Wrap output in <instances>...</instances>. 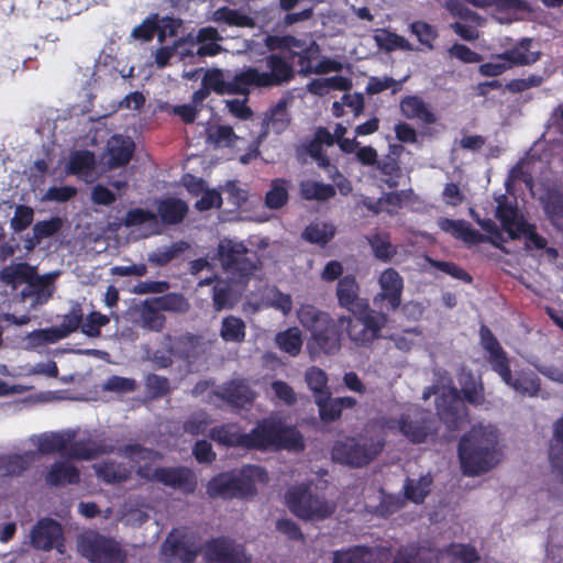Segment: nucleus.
<instances>
[{
  "instance_id": "1",
  "label": "nucleus",
  "mask_w": 563,
  "mask_h": 563,
  "mask_svg": "<svg viewBox=\"0 0 563 563\" xmlns=\"http://www.w3.org/2000/svg\"><path fill=\"white\" fill-rule=\"evenodd\" d=\"M202 552L206 563H251L245 547L230 537H214L207 540L202 549L186 528L173 529L161 545L166 563H195Z\"/></svg>"
},
{
  "instance_id": "2",
  "label": "nucleus",
  "mask_w": 563,
  "mask_h": 563,
  "mask_svg": "<svg viewBox=\"0 0 563 563\" xmlns=\"http://www.w3.org/2000/svg\"><path fill=\"white\" fill-rule=\"evenodd\" d=\"M498 432L493 427L474 426L459 441L457 455L466 476L487 473L498 463Z\"/></svg>"
},
{
  "instance_id": "3",
  "label": "nucleus",
  "mask_w": 563,
  "mask_h": 563,
  "mask_svg": "<svg viewBox=\"0 0 563 563\" xmlns=\"http://www.w3.org/2000/svg\"><path fill=\"white\" fill-rule=\"evenodd\" d=\"M302 327L311 332V338L321 352L331 355L341 349L345 317L334 320L328 312L310 303H302L297 311Z\"/></svg>"
},
{
  "instance_id": "4",
  "label": "nucleus",
  "mask_w": 563,
  "mask_h": 563,
  "mask_svg": "<svg viewBox=\"0 0 563 563\" xmlns=\"http://www.w3.org/2000/svg\"><path fill=\"white\" fill-rule=\"evenodd\" d=\"M300 452L305 449L301 433L295 427L263 420L249 433H243L242 449L265 451L268 448Z\"/></svg>"
},
{
  "instance_id": "5",
  "label": "nucleus",
  "mask_w": 563,
  "mask_h": 563,
  "mask_svg": "<svg viewBox=\"0 0 563 563\" xmlns=\"http://www.w3.org/2000/svg\"><path fill=\"white\" fill-rule=\"evenodd\" d=\"M268 475L265 468L257 465L243 466L239 474L219 473L207 485L211 498H246L256 494V482L266 483Z\"/></svg>"
},
{
  "instance_id": "6",
  "label": "nucleus",
  "mask_w": 563,
  "mask_h": 563,
  "mask_svg": "<svg viewBox=\"0 0 563 563\" xmlns=\"http://www.w3.org/2000/svg\"><path fill=\"white\" fill-rule=\"evenodd\" d=\"M218 260L230 280L241 285L247 284L261 265L255 251L247 249L243 242L230 239L219 243Z\"/></svg>"
},
{
  "instance_id": "7",
  "label": "nucleus",
  "mask_w": 563,
  "mask_h": 563,
  "mask_svg": "<svg viewBox=\"0 0 563 563\" xmlns=\"http://www.w3.org/2000/svg\"><path fill=\"white\" fill-rule=\"evenodd\" d=\"M387 322V312L375 310L369 305H362V309L352 312V317H345L347 336L357 346H369L383 338Z\"/></svg>"
},
{
  "instance_id": "8",
  "label": "nucleus",
  "mask_w": 563,
  "mask_h": 563,
  "mask_svg": "<svg viewBox=\"0 0 563 563\" xmlns=\"http://www.w3.org/2000/svg\"><path fill=\"white\" fill-rule=\"evenodd\" d=\"M385 444L384 437L368 438L365 441L355 437H346L335 442L332 448V457L335 462L350 467H364L382 453Z\"/></svg>"
},
{
  "instance_id": "9",
  "label": "nucleus",
  "mask_w": 563,
  "mask_h": 563,
  "mask_svg": "<svg viewBox=\"0 0 563 563\" xmlns=\"http://www.w3.org/2000/svg\"><path fill=\"white\" fill-rule=\"evenodd\" d=\"M286 503L295 516L306 520H323L335 511L333 503L328 501L323 495L313 493L306 484L290 487L286 493Z\"/></svg>"
},
{
  "instance_id": "10",
  "label": "nucleus",
  "mask_w": 563,
  "mask_h": 563,
  "mask_svg": "<svg viewBox=\"0 0 563 563\" xmlns=\"http://www.w3.org/2000/svg\"><path fill=\"white\" fill-rule=\"evenodd\" d=\"M77 548L90 563H125L128 556L120 542L97 531L79 536Z\"/></svg>"
},
{
  "instance_id": "11",
  "label": "nucleus",
  "mask_w": 563,
  "mask_h": 563,
  "mask_svg": "<svg viewBox=\"0 0 563 563\" xmlns=\"http://www.w3.org/2000/svg\"><path fill=\"white\" fill-rule=\"evenodd\" d=\"M267 71H260L255 67L245 68L250 88H272L288 84L295 77L290 62L279 54L272 53L264 58Z\"/></svg>"
},
{
  "instance_id": "12",
  "label": "nucleus",
  "mask_w": 563,
  "mask_h": 563,
  "mask_svg": "<svg viewBox=\"0 0 563 563\" xmlns=\"http://www.w3.org/2000/svg\"><path fill=\"white\" fill-rule=\"evenodd\" d=\"M531 43L532 40L522 38L514 47L498 54L494 60L482 64L479 66V73L483 76L497 77L512 66H525L536 63L540 54L530 51Z\"/></svg>"
},
{
  "instance_id": "13",
  "label": "nucleus",
  "mask_w": 563,
  "mask_h": 563,
  "mask_svg": "<svg viewBox=\"0 0 563 563\" xmlns=\"http://www.w3.org/2000/svg\"><path fill=\"white\" fill-rule=\"evenodd\" d=\"M400 433L411 443H424L429 437L437 434L439 421L430 411L417 408L400 415Z\"/></svg>"
},
{
  "instance_id": "14",
  "label": "nucleus",
  "mask_w": 563,
  "mask_h": 563,
  "mask_svg": "<svg viewBox=\"0 0 563 563\" xmlns=\"http://www.w3.org/2000/svg\"><path fill=\"white\" fill-rule=\"evenodd\" d=\"M435 408L438 421H442L451 431L461 429L466 421L467 408L455 387L449 388L437 397Z\"/></svg>"
},
{
  "instance_id": "15",
  "label": "nucleus",
  "mask_w": 563,
  "mask_h": 563,
  "mask_svg": "<svg viewBox=\"0 0 563 563\" xmlns=\"http://www.w3.org/2000/svg\"><path fill=\"white\" fill-rule=\"evenodd\" d=\"M378 285L380 291L373 298L374 306L386 312L396 311L401 305L402 277L395 268L388 267L380 273Z\"/></svg>"
},
{
  "instance_id": "16",
  "label": "nucleus",
  "mask_w": 563,
  "mask_h": 563,
  "mask_svg": "<svg viewBox=\"0 0 563 563\" xmlns=\"http://www.w3.org/2000/svg\"><path fill=\"white\" fill-rule=\"evenodd\" d=\"M30 539L31 545L36 550L47 552L55 548L59 553H64V530L55 519H38L31 530Z\"/></svg>"
},
{
  "instance_id": "17",
  "label": "nucleus",
  "mask_w": 563,
  "mask_h": 563,
  "mask_svg": "<svg viewBox=\"0 0 563 563\" xmlns=\"http://www.w3.org/2000/svg\"><path fill=\"white\" fill-rule=\"evenodd\" d=\"M118 454L139 464L135 473L141 479L155 483L156 467H153L152 464L163 457L158 451L139 443H130L121 446Z\"/></svg>"
},
{
  "instance_id": "18",
  "label": "nucleus",
  "mask_w": 563,
  "mask_h": 563,
  "mask_svg": "<svg viewBox=\"0 0 563 563\" xmlns=\"http://www.w3.org/2000/svg\"><path fill=\"white\" fill-rule=\"evenodd\" d=\"M202 85L207 86L209 90H213L217 95L250 93L245 69L236 73L230 81L225 80L224 74L221 69H210L205 74L202 78Z\"/></svg>"
},
{
  "instance_id": "19",
  "label": "nucleus",
  "mask_w": 563,
  "mask_h": 563,
  "mask_svg": "<svg viewBox=\"0 0 563 563\" xmlns=\"http://www.w3.org/2000/svg\"><path fill=\"white\" fill-rule=\"evenodd\" d=\"M213 394L217 398L238 409L251 407L256 398V393L243 378L231 379L222 384Z\"/></svg>"
},
{
  "instance_id": "20",
  "label": "nucleus",
  "mask_w": 563,
  "mask_h": 563,
  "mask_svg": "<svg viewBox=\"0 0 563 563\" xmlns=\"http://www.w3.org/2000/svg\"><path fill=\"white\" fill-rule=\"evenodd\" d=\"M154 475L155 483L186 493H192L197 485L195 474L186 466H158Z\"/></svg>"
},
{
  "instance_id": "21",
  "label": "nucleus",
  "mask_w": 563,
  "mask_h": 563,
  "mask_svg": "<svg viewBox=\"0 0 563 563\" xmlns=\"http://www.w3.org/2000/svg\"><path fill=\"white\" fill-rule=\"evenodd\" d=\"M391 554L387 547L353 545L333 552V563H377Z\"/></svg>"
},
{
  "instance_id": "22",
  "label": "nucleus",
  "mask_w": 563,
  "mask_h": 563,
  "mask_svg": "<svg viewBox=\"0 0 563 563\" xmlns=\"http://www.w3.org/2000/svg\"><path fill=\"white\" fill-rule=\"evenodd\" d=\"M479 339L481 345L488 353L487 362L492 371L496 374L506 375L507 363L510 361L508 354L500 345L492 330L485 324H482L479 328Z\"/></svg>"
},
{
  "instance_id": "23",
  "label": "nucleus",
  "mask_w": 563,
  "mask_h": 563,
  "mask_svg": "<svg viewBox=\"0 0 563 563\" xmlns=\"http://www.w3.org/2000/svg\"><path fill=\"white\" fill-rule=\"evenodd\" d=\"M500 379L516 393L522 396L534 397L541 388L539 376L531 369L516 371L515 375L510 368V362L507 363V374H497Z\"/></svg>"
},
{
  "instance_id": "24",
  "label": "nucleus",
  "mask_w": 563,
  "mask_h": 563,
  "mask_svg": "<svg viewBox=\"0 0 563 563\" xmlns=\"http://www.w3.org/2000/svg\"><path fill=\"white\" fill-rule=\"evenodd\" d=\"M57 274H45L38 276L36 273L26 283L21 291L23 299L32 298V306L46 303L55 291L54 280Z\"/></svg>"
},
{
  "instance_id": "25",
  "label": "nucleus",
  "mask_w": 563,
  "mask_h": 563,
  "mask_svg": "<svg viewBox=\"0 0 563 563\" xmlns=\"http://www.w3.org/2000/svg\"><path fill=\"white\" fill-rule=\"evenodd\" d=\"M360 286L353 275L343 276L336 285L339 306L351 313L362 309V305H368L367 300L360 298Z\"/></svg>"
},
{
  "instance_id": "26",
  "label": "nucleus",
  "mask_w": 563,
  "mask_h": 563,
  "mask_svg": "<svg viewBox=\"0 0 563 563\" xmlns=\"http://www.w3.org/2000/svg\"><path fill=\"white\" fill-rule=\"evenodd\" d=\"M442 231L450 233L453 238L462 240L468 244H479L486 242L487 236L473 229L471 224L464 220H453L443 218L439 221Z\"/></svg>"
},
{
  "instance_id": "27",
  "label": "nucleus",
  "mask_w": 563,
  "mask_h": 563,
  "mask_svg": "<svg viewBox=\"0 0 563 563\" xmlns=\"http://www.w3.org/2000/svg\"><path fill=\"white\" fill-rule=\"evenodd\" d=\"M496 218L500 221L503 229L508 233L509 238L517 240L519 223L526 220L519 217L517 205L510 202L505 195L497 199Z\"/></svg>"
},
{
  "instance_id": "28",
  "label": "nucleus",
  "mask_w": 563,
  "mask_h": 563,
  "mask_svg": "<svg viewBox=\"0 0 563 563\" xmlns=\"http://www.w3.org/2000/svg\"><path fill=\"white\" fill-rule=\"evenodd\" d=\"M157 216L166 225L179 224L188 213L187 203L176 197H167L157 202Z\"/></svg>"
},
{
  "instance_id": "29",
  "label": "nucleus",
  "mask_w": 563,
  "mask_h": 563,
  "mask_svg": "<svg viewBox=\"0 0 563 563\" xmlns=\"http://www.w3.org/2000/svg\"><path fill=\"white\" fill-rule=\"evenodd\" d=\"M401 114L409 120H420L424 124H433L437 121L435 114L418 96H406L400 101Z\"/></svg>"
},
{
  "instance_id": "30",
  "label": "nucleus",
  "mask_w": 563,
  "mask_h": 563,
  "mask_svg": "<svg viewBox=\"0 0 563 563\" xmlns=\"http://www.w3.org/2000/svg\"><path fill=\"white\" fill-rule=\"evenodd\" d=\"M290 124V115L287 111L286 100H279L273 108H271L263 120L264 134L272 130L276 134L283 133Z\"/></svg>"
},
{
  "instance_id": "31",
  "label": "nucleus",
  "mask_w": 563,
  "mask_h": 563,
  "mask_svg": "<svg viewBox=\"0 0 563 563\" xmlns=\"http://www.w3.org/2000/svg\"><path fill=\"white\" fill-rule=\"evenodd\" d=\"M74 439V431L46 432L38 438L37 450L43 454L62 453Z\"/></svg>"
},
{
  "instance_id": "32",
  "label": "nucleus",
  "mask_w": 563,
  "mask_h": 563,
  "mask_svg": "<svg viewBox=\"0 0 563 563\" xmlns=\"http://www.w3.org/2000/svg\"><path fill=\"white\" fill-rule=\"evenodd\" d=\"M79 479L78 468L65 462H55L45 476L46 484L51 486L77 484Z\"/></svg>"
},
{
  "instance_id": "33",
  "label": "nucleus",
  "mask_w": 563,
  "mask_h": 563,
  "mask_svg": "<svg viewBox=\"0 0 563 563\" xmlns=\"http://www.w3.org/2000/svg\"><path fill=\"white\" fill-rule=\"evenodd\" d=\"M375 258L383 263H389L397 254V246L390 241L387 232H375L366 236Z\"/></svg>"
},
{
  "instance_id": "34",
  "label": "nucleus",
  "mask_w": 563,
  "mask_h": 563,
  "mask_svg": "<svg viewBox=\"0 0 563 563\" xmlns=\"http://www.w3.org/2000/svg\"><path fill=\"white\" fill-rule=\"evenodd\" d=\"M63 228V220L59 217H52L48 220L37 221L32 229V236L25 240V247L33 250L42 240L57 234Z\"/></svg>"
},
{
  "instance_id": "35",
  "label": "nucleus",
  "mask_w": 563,
  "mask_h": 563,
  "mask_svg": "<svg viewBox=\"0 0 563 563\" xmlns=\"http://www.w3.org/2000/svg\"><path fill=\"white\" fill-rule=\"evenodd\" d=\"M296 48L298 51L290 52V58L298 57L299 74L303 76L312 74V68L316 65L314 62L321 54L319 44L313 40L309 42L303 40V45Z\"/></svg>"
},
{
  "instance_id": "36",
  "label": "nucleus",
  "mask_w": 563,
  "mask_h": 563,
  "mask_svg": "<svg viewBox=\"0 0 563 563\" xmlns=\"http://www.w3.org/2000/svg\"><path fill=\"white\" fill-rule=\"evenodd\" d=\"M209 438L227 448H242L243 432L234 423H223L211 428Z\"/></svg>"
},
{
  "instance_id": "37",
  "label": "nucleus",
  "mask_w": 563,
  "mask_h": 563,
  "mask_svg": "<svg viewBox=\"0 0 563 563\" xmlns=\"http://www.w3.org/2000/svg\"><path fill=\"white\" fill-rule=\"evenodd\" d=\"M542 208L547 219L553 228L563 230V194L559 190L549 191L542 200Z\"/></svg>"
},
{
  "instance_id": "38",
  "label": "nucleus",
  "mask_w": 563,
  "mask_h": 563,
  "mask_svg": "<svg viewBox=\"0 0 563 563\" xmlns=\"http://www.w3.org/2000/svg\"><path fill=\"white\" fill-rule=\"evenodd\" d=\"M97 476L106 484H121L126 482L130 476V470L123 464L113 460L103 461L96 467Z\"/></svg>"
},
{
  "instance_id": "39",
  "label": "nucleus",
  "mask_w": 563,
  "mask_h": 563,
  "mask_svg": "<svg viewBox=\"0 0 563 563\" xmlns=\"http://www.w3.org/2000/svg\"><path fill=\"white\" fill-rule=\"evenodd\" d=\"M211 20L218 24H225L228 26L252 27L254 25V21L251 16L227 5L220 7L213 11Z\"/></svg>"
},
{
  "instance_id": "40",
  "label": "nucleus",
  "mask_w": 563,
  "mask_h": 563,
  "mask_svg": "<svg viewBox=\"0 0 563 563\" xmlns=\"http://www.w3.org/2000/svg\"><path fill=\"white\" fill-rule=\"evenodd\" d=\"M34 274L35 267L27 263H18L3 267L0 271V280L15 288L18 285L26 284Z\"/></svg>"
},
{
  "instance_id": "41",
  "label": "nucleus",
  "mask_w": 563,
  "mask_h": 563,
  "mask_svg": "<svg viewBox=\"0 0 563 563\" xmlns=\"http://www.w3.org/2000/svg\"><path fill=\"white\" fill-rule=\"evenodd\" d=\"M115 142L109 147V165L114 168L123 167L131 161L135 144L129 137H115Z\"/></svg>"
},
{
  "instance_id": "42",
  "label": "nucleus",
  "mask_w": 563,
  "mask_h": 563,
  "mask_svg": "<svg viewBox=\"0 0 563 563\" xmlns=\"http://www.w3.org/2000/svg\"><path fill=\"white\" fill-rule=\"evenodd\" d=\"M299 194L305 200L325 201L333 198L336 190L330 184H323L314 180H302L299 184Z\"/></svg>"
},
{
  "instance_id": "43",
  "label": "nucleus",
  "mask_w": 563,
  "mask_h": 563,
  "mask_svg": "<svg viewBox=\"0 0 563 563\" xmlns=\"http://www.w3.org/2000/svg\"><path fill=\"white\" fill-rule=\"evenodd\" d=\"M245 322L235 316H227L222 319L220 336L224 342L242 343L245 340Z\"/></svg>"
},
{
  "instance_id": "44",
  "label": "nucleus",
  "mask_w": 563,
  "mask_h": 563,
  "mask_svg": "<svg viewBox=\"0 0 563 563\" xmlns=\"http://www.w3.org/2000/svg\"><path fill=\"white\" fill-rule=\"evenodd\" d=\"M142 327L150 331L159 332L163 330L166 318L162 314L161 309L152 302L151 298L143 301L140 311Z\"/></svg>"
},
{
  "instance_id": "45",
  "label": "nucleus",
  "mask_w": 563,
  "mask_h": 563,
  "mask_svg": "<svg viewBox=\"0 0 563 563\" xmlns=\"http://www.w3.org/2000/svg\"><path fill=\"white\" fill-rule=\"evenodd\" d=\"M278 349L290 356H297L302 347L301 331L297 327H291L285 331L278 332L275 336Z\"/></svg>"
},
{
  "instance_id": "46",
  "label": "nucleus",
  "mask_w": 563,
  "mask_h": 563,
  "mask_svg": "<svg viewBox=\"0 0 563 563\" xmlns=\"http://www.w3.org/2000/svg\"><path fill=\"white\" fill-rule=\"evenodd\" d=\"M288 199V181L283 178L273 179L269 190L265 194V206L268 209L277 210L287 205Z\"/></svg>"
},
{
  "instance_id": "47",
  "label": "nucleus",
  "mask_w": 563,
  "mask_h": 563,
  "mask_svg": "<svg viewBox=\"0 0 563 563\" xmlns=\"http://www.w3.org/2000/svg\"><path fill=\"white\" fill-rule=\"evenodd\" d=\"M67 449V455L74 460L90 461L103 453L101 446L91 439L73 440Z\"/></svg>"
},
{
  "instance_id": "48",
  "label": "nucleus",
  "mask_w": 563,
  "mask_h": 563,
  "mask_svg": "<svg viewBox=\"0 0 563 563\" xmlns=\"http://www.w3.org/2000/svg\"><path fill=\"white\" fill-rule=\"evenodd\" d=\"M335 235V228L330 223H311L302 232V239L320 246L327 245Z\"/></svg>"
},
{
  "instance_id": "49",
  "label": "nucleus",
  "mask_w": 563,
  "mask_h": 563,
  "mask_svg": "<svg viewBox=\"0 0 563 563\" xmlns=\"http://www.w3.org/2000/svg\"><path fill=\"white\" fill-rule=\"evenodd\" d=\"M409 31L415 35L418 42L428 49L434 48V42L439 37L437 26L422 21L417 20L409 24Z\"/></svg>"
},
{
  "instance_id": "50",
  "label": "nucleus",
  "mask_w": 563,
  "mask_h": 563,
  "mask_svg": "<svg viewBox=\"0 0 563 563\" xmlns=\"http://www.w3.org/2000/svg\"><path fill=\"white\" fill-rule=\"evenodd\" d=\"M30 466V459L21 454L0 455V476H19Z\"/></svg>"
},
{
  "instance_id": "51",
  "label": "nucleus",
  "mask_w": 563,
  "mask_h": 563,
  "mask_svg": "<svg viewBox=\"0 0 563 563\" xmlns=\"http://www.w3.org/2000/svg\"><path fill=\"white\" fill-rule=\"evenodd\" d=\"M151 299L152 302L161 309V311L183 313L189 309V302L184 295L178 292H167Z\"/></svg>"
},
{
  "instance_id": "52",
  "label": "nucleus",
  "mask_w": 563,
  "mask_h": 563,
  "mask_svg": "<svg viewBox=\"0 0 563 563\" xmlns=\"http://www.w3.org/2000/svg\"><path fill=\"white\" fill-rule=\"evenodd\" d=\"M212 305L216 311L233 308V290L228 282L217 279L212 287Z\"/></svg>"
},
{
  "instance_id": "53",
  "label": "nucleus",
  "mask_w": 563,
  "mask_h": 563,
  "mask_svg": "<svg viewBox=\"0 0 563 563\" xmlns=\"http://www.w3.org/2000/svg\"><path fill=\"white\" fill-rule=\"evenodd\" d=\"M95 167V155L89 151H77L70 155L67 173L70 175H86Z\"/></svg>"
},
{
  "instance_id": "54",
  "label": "nucleus",
  "mask_w": 563,
  "mask_h": 563,
  "mask_svg": "<svg viewBox=\"0 0 563 563\" xmlns=\"http://www.w3.org/2000/svg\"><path fill=\"white\" fill-rule=\"evenodd\" d=\"M432 479L423 476L418 481L408 478L405 483V497L416 504H421L430 493Z\"/></svg>"
},
{
  "instance_id": "55",
  "label": "nucleus",
  "mask_w": 563,
  "mask_h": 563,
  "mask_svg": "<svg viewBox=\"0 0 563 563\" xmlns=\"http://www.w3.org/2000/svg\"><path fill=\"white\" fill-rule=\"evenodd\" d=\"M554 441L549 449V459L554 468H563V416L554 423Z\"/></svg>"
},
{
  "instance_id": "56",
  "label": "nucleus",
  "mask_w": 563,
  "mask_h": 563,
  "mask_svg": "<svg viewBox=\"0 0 563 563\" xmlns=\"http://www.w3.org/2000/svg\"><path fill=\"white\" fill-rule=\"evenodd\" d=\"M188 247L185 242L173 243L169 246L157 249L148 255V261L156 266L167 265L170 261L178 257Z\"/></svg>"
},
{
  "instance_id": "57",
  "label": "nucleus",
  "mask_w": 563,
  "mask_h": 563,
  "mask_svg": "<svg viewBox=\"0 0 563 563\" xmlns=\"http://www.w3.org/2000/svg\"><path fill=\"white\" fill-rule=\"evenodd\" d=\"M208 140L216 147H233L239 136L230 125H218L208 132Z\"/></svg>"
},
{
  "instance_id": "58",
  "label": "nucleus",
  "mask_w": 563,
  "mask_h": 563,
  "mask_svg": "<svg viewBox=\"0 0 563 563\" xmlns=\"http://www.w3.org/2000/svg\"><path fill=\"white\" fill-rule=\"evenodd\" d=\"M316 404L322 421L332 422L341 417V409L336 398H331L330 393L324 396H317Z\"/></svg>"
},
{
  "instance_id": "59",
  "label": "nucleus",
  "mask_w": 563,
  "mask_h": 563,
  "mask_svg": "<svg viewBox=\"0 0 563 563\" xmlns=\"http://www.w3.org/2000/svg\"><path fill=\"white\" fill-rule=\"evenodd\" d=\"M377 169L386 176L384 181L389 188H394L398 185L397 178L401 176V168L396 158L390 155H386L383 159L378 161Z\"/></svg>"
},
{
  "instance_id": "60",
  "label": "nucleus",
  "mask_w": 563,
  "mask_h": 563,
  "mask_svg": "<svg viewBox=\"0 0 563 563\" xmlns=\"http://www.w3.org/2000/svg\"><path fill=\"white\" fill-rule=\"evenodd\" d=\"M145 387L152 399L162 398L170 391L168 378L154 373L146 375Z\"/></svg>"
},
{
  "instance_id": "61",
  "label": "nucleus",
  "mask_w": 563,
  "mask_h": 563,
  "mask_svg": "<svg viewBox=\"0 0 563 563\" xmlns=\"http://www.w3.org/2000/svg\"><path fill=\"white\" fill-rule=\"evenodd\" d=\"M306 382L308 387L316 394V397L329 394L327 390L328 376L323 369L316 366L308 368Z\"/></svg>"
},
{
  "instance_id": "62",
  "label": "nucleus",
  "mask_w": 563,
  "mask_h": 563,
  "mask_svg": "<svg viewBox=\"0 0 563 563\" xmlns=\"http://www.w3.org/2000/svg\"><path fill=\"white\" fill-rule=\"evenodd\" d=\"M428 263L438 271L455 278L459 280H462L464 283H472L473 278L472 276L463 269L461 266L453 262H445V261H439L433 258H428Z\"/></svg>"
},
{
  "instance_id": "63",
  "label": "nucleus",
  "mask_w": 563,
  "mask_h": 563,
  "mask_svg": "<svg viewBox=\"0 0 563 563\" xmlns=\"http://www.w3.org/2000/svg\"><path fill=\"white\" fill-rule=\"evenodd\" d=\"M110 322L108 316L98 311L90 312L85 322L82 321L81 332L90 338H97L101 333V328Z\"/></svg>"
},
{
  "instance_id": "64",
  "label": "nucleus",
  "mask_w": 563,
  "mask_h": 563,
  "mask_svg": "<svg viewBox=\"0 0 563 563\" xmlns=\"http://www.w3.org/2000/svg\"><path fill=\"white\" fill-rule=\"evenodd\" d=\"M393 563H434L430 553L421 552L416 548H400Z\"/></svg>"
}]
</instances>
